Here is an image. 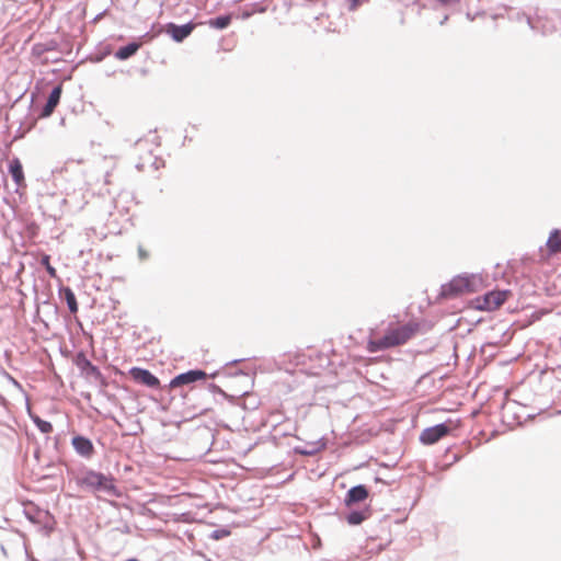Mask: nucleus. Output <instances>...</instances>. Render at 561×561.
<instances>
[{
  "label": "nucleus",
  "instance_id": "obj_1",
  "mask_svg": "<svg viewBox=\"0 0 561 561\" xmlns=\"http://www.w3.org/2000/svg\"><path fill=\"white\" fill-rule=\"evenodd\" d=\"M421 331V324L416 320L390 321L385 333L377 336L371 330L366 348L370 353L386 351L407 344Z\"/></svg>",
  "mask_w": 561,
  "mask_h": 561
},
{
  "label": "nucleus",
  "instance_id": "obj_2",
  "mask_svg": "<svg viewBox=\"0 0 561 561\" xmlns=\"http://www.w3.org/2000/svg\"><path fill=\"white\" fill-rule=\"evenodd\" d=\"M510 290H492L483 296L476 297L470 305L473 309L480 311H494L499 309L510 297Z\"/></svg>",
  "mask_w": 561,
  "mask_h": 561
},
{
  "label": "nucleus",
  "instance_id": "obj_3",
  "mask_svg": "<svg viewBox=\"0 0 561 561\" xmlns=\"http://www.w3.org/2000/svg\"><path fill=\"white\" fill-rule=\"evenodd\" d=\"M77 484L88 491H106L114 490L113 480L94 471H88L77 477Z\"/></svg>",
  "mask_w": 561,
  "mask_h": 561
},
{
  "label": "nucleus",
  "instance_id": "obj_4",
  "mask_svg": "<svg viewBox=\"0 0 561 561\" xmlns=\"http://www.w3.org/2000/svg\"><path fill=\"white\" fill-rule=\"evenodd\" d=\"M451 424L453 422L448 421L447 423L437 424L435 426L423 430L420 435V440L424 445H433L437 443L439 439L449 434V432L453 430Z\"/></svg>",
  "mask_w": 561,
  "mask_h": 561
},
{
  "label": "nucleus",
  "instance_id": "obj_5",
  "mask_svg": "<svg viewBox=\"0 0 561 561\" xmlns=\"http://www.w3.org/2000/svg\"><path fill=\"white\" fill-rule=\"evenodd\" d=\"M207 378V374L204 370H190L183 374L178 375L170 381V388L175 389L185 385H191L193 382L205 380Z\"/></svg>",
  "mask_w": 561,
  "mask_h": 561
},
{
  "label": "nucleus",
  "instance_id": "obj_6",
  "mask_svg": "<svg viewBox=\"0 0 561 561\" xmlns=\"http://www.w3.org/2000/svg\"><path fill=\"white\" fill-rule=\"evenodd\" d=\"M61 92H62V89H61L60 84L55 85L51 89V91L46 100V103L41 107V110L37 114L38 118H47L54 113L55 108L57 107V105L60 102Z\"/></svg>",
  "mask_w": 561,
  "mask_h": 561
},
{
  "label": "nucleus",
  "instance_id": "obj_7",
  "mask_svg": "<svg viewBox=\"0 0 561 561\" xmlns=\"http://www.w3.org/2000/svg\"><path fill=\"white\" fill-rule=\"evenodd\" d=\"M51 181L60 192L68 190V160L64 162H57L51 169Z\"/></svg>",
  "mask_w": 561,
  "mask_h": 561
},
{
  "label": "nucleus",
  "instance_id": "obj_8",
  "mask_svg": "<svg viewBox=\"0 0 561 561\" xmlns=\"http://www.w3.org/2000/svg\"><path fill=\"white\" fill-rule=\"evenodd\" d=\"M129 374L135 381L149 388H158L160 386L159 379L147 369L133 367Z\"/></svg>",
  "mask_w": 561,
  "mask_h": 561
},
{
  "label": "nucleus",
  "instance_id": "obj_9",
  "mask_svg": "<svg viewBox=\"0 0 561 561\" xmlns=\"http://www.w3.org/2000/svg\"><path fill=\"white\" fill-rule=\"evenodd\" d=\"M195 24L187 23L184 25H176L174 23H169L165 26V32L178 43L184 41L191 33L194 31Z\"/></svg>",
  "mask_w": 561,
  "mask_h": 561
},
{
  "label": "nucleus",
  "instance_id": "obj_10",
  "mask_svg": "<svg viewBox=\"0 0 561 561\" xmlns=\"http://www.w3.org/2000/svg\"><path fill=\"white\" fill-rule=\"evenodd\" d=\"M473 291L472 279L468 276L454 278L448 285V294H463Z\"/></svg>",
  "mask_w": 561,
  "mask_h": 561
},
{
  "label": "nucleus",
  "instance_id": "obj_11",
  "mask_svg": "<svg viewBox=\"0 0 561 561\" xmlns=\"http://www.w3.org/2000/svg\"><path fill=\"white\" fill-rule=\"evenodd\" d=\"M72 447L80 456L87 459L91 458L95 453L92 442L83 436L73 437Z\"/></svg>",
  "mask_w": 561,
  "mask_h": 561
},
{
  "label": "nucleus",
  "instance_id": "obj_12",
  "mask_svg": "<svg viewBox=\"0 0 561 561\" xmlns=\"http://www.w3.org/2000/svg\"><path fill=\"white\" fill-rule=\"evenodd\" d=\"M9 172L18 187L25 186L23 167L18 158H14L10 161Z\"/></svg>",
  "mask_w": 561,
  "mask_h": 561
},
{
  "label": "nucleus",
  "instance_id": "obj_13",
  "mask_svg": "<svg viewBox=\"0 0 561 561\" xmlns=\"http://www.w3.org/2000/svg\"><path fill=\"white\" fill-rule=\"evenodd\" d=\"M547 256H551L561 252V232L554 229L550 232V236L546 243Z\"/></svg>",
  "mask_w": 561,
  "mask_h": 561
},
{
  "label": "nucleus",
  "instance_id": "obj_14",
  "mask_svg": "<svg viewBox=\"0 0 561 561\" xmlns=\"http://www.w3.org/2000/svg\"><path fill=\"white\" fill-rule=\"evenodd\" d=\"M368 497V490L364 485H357L352 488L346 495L345 503L346 505H352L354 503L363 502Z\"/></svg>",
  "mask_w": 561,
  "mask_h": 561
},
{
  "label": "nucleus",
  "instance_id": "obj_15",
  "mask_svg": "<svg viewBox=\"0 0 561 561\" xmlns=\"http://www.w3.org/2000/svg\"><path fill=\"white\" fill-rule=\"evenodd\" d=\"M76 364L82 369V373L85 375L87 378H98L99 373L96 368L91 365L89 360L84 358L81 354L78 355Z\"/></svg>",
  "mask_w": 561,
  "mask_h": 561
},
{
  "label": "nucleus",
  "instance_id": "obj_16",
  "mask_svg": "<svg viewBox=\"0 0 561 561\" xmlns=\"http://www.w3.org/2000/svg\"><path fill=\"white\" fill-rule=\"evenodd\" d=\"M140 46H141L140 43H129L128 45L121 47L115 53V56H116V58H118L121 60H125V59L131 57L133 55H135L137 53V50L140 48Z\"/></svg>",
  "mask_w": 561,
  "mask_h": 561
},
{
  "label": "nucleus",
  "instance_id": "obj_17",
  "mask_svg": "<svg viewBox=\"0 0 561 561\" xmlns=\"http://www.w3.org/2000/svg\"><path fill=\"white\" fill-rule=\"evenodd\" d=\"M230 23H231V16L230 15L218 16V18H215V19H210L208 21V25L210 27L219 28V30L228 27L230 25Z\"/></svg>",
  "mask_w": 561,
  "mask_h": 561
},
{
  "label": "nucleus",
  "instance_id": "obj_18",
  "mask_svg": "<svg viewBox=\"0 0 561 561\" xmlns=\"http://www.w3.org/2000/svg\"><path fill=\"white\" fill-rule=\"evenodd\" d=\"M33 420H34V423L36 424L37 428L42 433H49V432H51L53 426H51V424L48 421H44V420H42L38 416L34 417Z\"/></svg>",
  "mask_w": 561,
  "mask_h": 561
},
{
  "label": "nucleus",
  "instance_id": "obj_19",
  "mask_svg": "<svg viewBox=\"0 0 561 561\" xmlns=\"http://www.w3.org/2000/svg\"><path fill=\"white\" fill-rule=\"evenodd\" d=\"M59 295H60L61 300L70 309V287H68V286L60 287Z\"/></svg>",
  "mask_w": 561,
  "mask_h": 561
},
{
  "label": "nucleus",
  "instance_id": "obj_20",
  "mask_svg": "<svg viewBox=\"0 0 561 561\" xmlns=\"http://www.w3.org/2000/svg\"><path fill=\"white\" fill-rule=\"evenodd\" d=\"M364 520V516L359 512H353L347 516V522L351 525H358Z\"/></svg>",
  "mask_w": 561,
  "mask_h": 561
},
{
  "label": "nucleus",
  "instance_id": "obj_21",
  "mask_svg": "<svg viewBox=\"0 0 561 561\" xmlns=\"http://www.w3.org/2000/svg\"><path fill=\"white\" fill-rule=\"evenodd\" d=\"M49 50V47L46 44H35L32 47V54L36 57H41L45 51Z\"/></svg>",
  "mask_w": 561,
  "mask_h": 561
},
{
  "label": "nucleus",
  "instance_id": "obj_22",
  "mask_svg": "<svg viewBox=\"0 0 561 561\" xmlns=\"http://www.w3.org/2000/svg\"><path fill=\"white\" fill-rule=\"evenodd\" d=\"M43 263L46 264V271L51 277H56V270L48 264V256L43 259Z\"/></svg>",
  "mask_w": 561,
  "mask_h": 561
},
{
  "label": "nucleus",
  "instance_id": "obj_23",
  "mask_svg": "<svg viewBox=\"0 0 561 561\" xmlns=\"http://www.w3.org/2000/svg\"><path fill=\"white\" fill-rule=\"evenodd\" d=\"M436 1L439 2L442 5H455L460 2V0H436Z\"/></svg>",
  "mask_w": 561,
  "mask_h": 561
},
{
  "label": "nucleus",
  "instance_id": "obj_24",
  "mask_svg": "<svg viewBox=\"0 0 561 561\" xmlns=\"http://www.w3.org/2000/svg\"><path fill=\"white\" fill-rule=\"evenodd\" d=\"M350 1V9L355 10L357 7L363 2V0H348Z\"/></svg>",
  "mask_w": 561,
  "mask_h": 561
},
{
  "label": "nucleus",
  "instance_id": "obj_25",
  "mask_svg": "<svg viewBox=\"0 0 561 561\" xmlns=\"http://www.w3.org/2000/svg\"><path fill=\"white\" fill-rule=\"evenodd\" d=\"M71 310H72V312H75L77 310V302H76L73 296H72V307H71Z\"/></svg>",
  "mask_w": 561,
  "mask_h": 561
},
{
  "label": "nucleus",
  "instance_id": "obj_26",
  "mask_svg": "<svg viewBox=\"0 0 561 561\" xmlns=\"http://www.w3.org/2000/svg\"><path fill=\"white\" fill-rule=\"evenodd\" d=\"M136 149L137 150H141L142 149V141L141 140L137 142Z\"/></svg>",
  "mask_w": 561,
  "mask_h": 561
},
{
  "label": "nucleus",
  "instance_id": "obj_27",
  "mask_svg": "<svg viewBox=\"0 0 561 561\" xmlns=\"http://www.w3.org/2000/svg\"><path fill=\"white\" fill-rule=\"evenodd\" d=\"M139 255H140L142 259L147 257V254L142 251V249H141V248L139 249Z\"/></svg>",
  "mask_w": 561,
  "mask_h": 561
},
{
  "label": "nucleus",
  "instance_id": "obj_28",
  "mask_svg": "<svg viewBox=\"0 0 561 561\" xmlns=\"http://www.w3.org/2000/svg\"><path fill=\"white\" fill-rule=\"evenodd\" d=\"M60 125H61V126H65V125H66V117H61V118H60Z\"/></svg>",
  "mask_w": 561,
  "mask_h": 561
},
{
  "label": "nucleus",
  "instance_id": "obj_29",
  "mask_svg": "<svg viewBox=\"0 0 561 561\" xmlns=\"http://www.w3.org/2000/svg\"><path fill=\"white\" fill-rule=\"evenodd\" d=\"M1 551H2V553H3V554H5V553H7V550H5V548H4V546H3V545H1Z\"/></svg>",
  "mask_w": 561,
  "mask_h": 561
}]
</instances>
